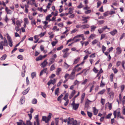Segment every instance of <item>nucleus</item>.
Instances as JSON below:
<instances>
[{
	"instance_id": "nucleus-10",
	"label": "nucleus",
	"mask_w": 125,
	"mask_h": 125,
	"mask_svg": "<svg viewBox=\"0 0 125 125\" xmlns=\"http://www.w3.org/2000/svg\"><path fill=\"white\" fill-rule=\"evenodd\" d=\"M73 118H71L70 117H69L68 119L67 124L68 125H71L73 123Z\"/></svg>"
},
{
	"instance_id": "nucleus-41",
	"label": "nucleus",
	"mask_w": 125,
	"mask_h": 125,
	"mask_svg": "<svg viewBox=\"0 0 125 125\" xmlns=\"http://www.w3.org/2000/svg\"><path fill=\"white\" fill-rule=\"evenodd\" d=\"M46 33L45 32H44L43 33H41V34L39 35L40 36V37H42L44 36Z\"/></svg>"
},
{
	"instance_id": "nucleus-14",
	"label": "nucleus",
	"mask_w": 125,
	"mask_h": 125,
	"mask_svg": "<svg viewBox=\"0 0 125 125\" xmlns=\"http://www.w3.org/2000/svg\"><path fill=\"white\" fill-rule=\"evenodd\" d=\"M5 9L6 11L8 14H11L12 12L8 8L6 7L5 8Z\"/></svg>"
},
{
	"instance_id": "nucleus-42",
	"label": "nucleus",
	"mask_w": 125,
	"mask_h": 125,
	"mask_svg": "<svg viewBox=\"0 0 125 125\" xmlns=\"http://www.w3.org/2000/svg\"><path fill=\"white\" fill-rule=\"evenodd\" d=\"M75 39L74 38V37L73 38V39H70L68 40L67 41V43H66V44H67L69 42H70L72 41H73L74 39Z\"/></svg>"
},
{
	"instance_id": "nucleus-47",
	"label": "nucleus",
	"mask_w": 125,
	"mask_h": 125,
	"mask_svg": "<svg viewBox=\"0 0 125 125\" xmlns=\"http://www.w3.org/2000/svg\"><path fill=\"white\" fill-rule=\"evenodd\" d=\"M104 21L103 20H101L98 21V23L99 25H101L103 24L104 22Z\"/></svg>"
},
{
	"instance_id": "nucleus-2",
	"label": "nucleus",
	"mask_w": 125,
	"mask_h": 125,
	"mask_svg": "<svg viewBox=\"0 0 125 125\" xmlns=\"http://www.w3.org/2000/svg\"><path fill=\"white\" fill-rule=\"evenodd\" d=\"M52 114L51 113H49V115L47 117L43 116L42 117V119L43 121H45L46 123L48 122V121L50 120L51 116Z\"/></svg>"
},
{
	"instance_id": "nucleus-49",
	"label": "nucleus",
	"mask_w": 125,
	"mask_h": 125,
	"mask_svg": "<svg viewBox=\"0 0 125 125\" xmlns=\"http://www.w3.org/2000/svg\"><path fill=\"white\" fill-rule=\"evenodd\" d=\"M106 36V34H102L101 35V37L100 40H102L103 38H104Z\"/></svg>"
},
{
	"instance_id": "nucleus-36",
	"label": "nucleus",
	"mask_w": 125,
	"mask_h": 125,
	"mask_svg": "<svg viewBox=\"0 0 125 125\" xmlns=\"http://www.w3.org/2000/svg\"><path fill=\"white\" fill-rule=\"evenodd\" d=\"M7 57V55L5 54L3 55L1 58V60H4Z\"/></svg>"
},
{
	"instance_id": "nucleus-22",
	"label": "nucleus",
	"mask_w": 125,
	"mask_h": 125,
	"mask_svg": "<svg viewBox=\"0 0 125 125\" xmlns=\"http://www.w3.org/2000/svg\"><path fill=\"white\" fill-rule=\"evenodd\" d=\"M80 59V58L79 57L77 58V59H75L73 62V64H75L77 63L79 61Z\"/></svg>"
},
{
	"instance_id": "nucleus-28",
	"label": "nucleus",
	"mask_w": 125,
	"mask_h": 125,
	"mask_svg": "<svg viewBox=\"0 0 125 125\" xmlns=\"http://www.w3.org/2000/svg\"><path fill=\"white\" fill-rule=\"evenodd\" d=\"M25 101V98L24 96H22L21 99V103L22 104Z\"/></svg>"
},
{
	"instance_id": "nucleus-38",
	"label": "nucleus",
	"mask_w": 125,
	"mask_h": 125,
	"mask_svg": "<svg viewBox=\"0 0 125 125\" xmlns=\"http://www.w3.org/2000/svg\"><path fill=\"white\" fill-rule=\"evenodd\" d=\"M20 27L19 26H15V29L16 31L18 32L20 30Z\"/></svg>"
},
{
	"instance_id": "nucleus-54",
	"label": "nucleus",
	"mask_w": 125,
	"mask_h": 125,
	"mask_svg": "<svg viewBox=\"0 0 125 125\" xmlns=\"http://www.w3.org/2000/svg\"><path fill=\"white\" fill-rule=\"evenodd\" d=\"M59 88H57L56 89L55 91V94L58 95V94L59 92Z\"/></svg>"
},
{
	"instance_id": "nucleus-21",
	"label": "nucleus",
	"mask_w": 125,
	"mask_h": 125,
	"mask_svg": "<svg viewBox=\"0 0 125 125\" xmlns=\"http://www.w3.org/2000/svg\"><path fill=\"white\" fill-rule=\"evenodd\" d=\"M73 125H80V122H77L76 120L73 121Z\"/></svg>"
},
{
	"instance_id": "nucleus-40",
	"label": "nucleus",
	"mask_w": 125,
	"mask_h": 125,
	"mask_svg": "<svg viewBox=\"0 0 125 125\" xmlns=\"http://www.w3.org/2000/svg\"><path fill=\"white\" fill-rule=\"evenodd\" d=\"M107 104H108V107L109 108V109L110 110H111L112 109V104L109 103H108Z\"/></svg>"
},
{
	"instance_id": "nucleus-34",
	"label": "nucleus",
	"mask_w": 125,
	"mask_h": 125,
	"mask_svg": "<svg viewBox=\"0 0 125 125\" xmlns=\"http://www.w3.org/2000/svg\"><path fill=\"white\" fill-rule=\"evenodd\" d=\"M37 102V100L35 99H33L32 101V103L34 104H36Z\"/></svg>"
},
{
	"instance_id": "nucleus-11",
	"label": "nucleus",
	"mask_w": 125,
	"mask_h": 125,
	"mask_svg": "<svg viewBox=\"0 0 125 125\" xmlns=\"http://www.w3.org/2000/svg\"><path fill=\"white\" fill-rule=\"evenodd\" d=\"M47 61V60L45 59L44 60L43 62L41 64V65H42L43 68L44 67L46 66L48 63Z\"/></svg>"
},
{
	"instance_id": "nucleus-6",
	"label": "nucleus",
	"mask_w": 125,
	"mask_h": 125,
	"mask_svg": "<svg viewBox=\"0 0 125 125\" xmlns=\"http://www.w3.org/2000/svg\"><path fill=\"white\" fill-rule=\"evenodd\" d=\"M35 118L36 121L34 122L33 125H36V123H37V125H40V120L38 118V115H36Z\"/></svg>"
},
{
	"instance_id": "nucleus-4",
	"label": "nucleus",
	"mask_w": 125,
	"mask_h": 125,
	"mask_svg": "<svg viewBox=\"0 0 125 125\" xmlns=\"http://www.w3.org/2000/svg\"><path fill=\"white\" fill-rule=\"evenodd\" d=\"M81 17L82 18V21H84L82 23L83 24L87 23L88 22L87 20L90 18V17L89 16H82Z\"/></svg>"
},
{
	"instance_id": "nucleus-9",
	"label": "nucleus",
	"mask_w": 125,
	"mask_h": 125,
	"mask_svg": "<svg viewBox=\"0 0 125 125\" xmlns=\"http://www.w3.org/2000/svg\"><path fill=\"white\" fill-rule=\"evenodd\" d=\"M92 102V101L89 100L88 99H87L86 101L85 104V107L86 108H88L89 106V104Z\"/></svg>"
},
{
	"instance_id": "nucleus-1",
	"label": "nucleus",
	"mask_w": 125,
	"mask_h": 125,
	"mask_svg": "<svg viewBox=\"0 0 125 125\" xmlns=\"http://www.w3.org/2000/svg\"><path fill=\"white\" fill-rule=\"evenodd\" d=\"M8 46L7 41L5 37L4 38V41H1L0 42V49L2 50L3 49V46Z\"/></svg>"
},
{
	"instance_id": "nucleus-17",
	"label": "nucleus",
	"mask_w": 125,
	"mask_h": 125,
	"mask_svg": "<svg viewBox=\"0 0 125 125\" xmlns=\"http://www.w3.org/2000/svg\"><path fill=\"white\" fill-rule=\"evenodd\" d=\"M109 97L111 99H112L114 97V93L112 92H110L109 94Z\"/></svg>"
},
{
	"instance_id": "nucleus-31",
	"label": "nucleus",
	"mask_w": 125,
	"mask_h": 125,
	"mask_svg": "<svg viewBox=\"0 0 125 125\" xmlns=\"http://www.w3.org/2000/svg\"><path fill=\"white\" fill-rule=\"evenodd\" d=\"M61 70V68H58V69L56 71V74L57 75H59L60 74V72Z\"/></svg>"
},
{
	"instance_id": "nucleus-62",
	"label": "nucleus",
	"mask_w": 125,
	"mask_h": 125,
	"mask_svg": "<svg viewBox=\"0 0 125 125\" xmlns=\"http://www.w3.org/2000/svg\"><path fill=\"white\" fill-rule=\"evenodd\" d=\"M102 3L100 1H98L97 3V7L98 8L101 4Z\"/></svg>"
},
{
	"instance_id": "nucleus-15",
	"label": "nucleus",
	"mask_w": 125,
	"mask_h": 125,
	"mask_svg": "<svg viewBox=\"0 0 125 125\" xmlns=\"http://www.w3.org/2000/svg\"><path fill=\"white\" fill-rule=\"evenodd\" d=\"M85 94V93H83L81 95V103H82L83 101Z\"/></svg>"
},
{
	"instance_id": "nucleus-55",
	"label": "nucleus",
	"mask_w": 125,
	"mask_h": 125,
	"mask_svg": "<svg viewBox=\"0 0 125 125\" xmlns=\"http://www.w3.org/2000/svg\"><path fill=\"white\" fill-rule=\"evenodd\" d=\"M87 114L88 116L90 117H91L92 115V113L88 111L87 112Z\"/></svg>"
},
{
	"instance_id": "nucleus-63",
	"label": "nucleus",
	"mask_w": 125,
	"mask_h": 125,
	"mask_svg": "<svg viewBox=\"0 0 125 125\" xmlns=\"http://www.w3.org/2000/svg\"><path fill=\"white\" fill-rule=\"evenodd\" d=\"M77 31V30L76 29H75L71 31V33L72 34L73 33H74L76 32Z\"/></svg>"
},
{
	"instance_id": "nucleus-7",
	"label": "nucleus",
	"mask_w": 125,
	"mask_h": 125,
	"mask_svg": "<svg viewBox=\"0 0 125 125\" xmlns=\"http://www.w3.org/2000/svg\"><path fill=\"white\" fill-rule=\"evenodd\" d=\"M7 38L8 39V40L9 42V46L12 47V40L10 36L8 35L7 36Z\"/></svg>"
},
{
	"instance_id": "nucleus-61",
	"label": "nucleus",
	"mask_w": 125,
	"mask_h": 125,
	"mask_svg": "<svg viewBox=\"0 0 125 125\" xmlns=\"http://www.w3.org/2000/svg\"><path fill=\"white\" fill-rule=\"evenodd\" d=\"M22 121L21 120L19 121L17 123V125H22Z\"/></svg>"
},
{
	"instance_id": "nucleus-48",
	"label": "nucleus",
	"mask_w": 125,
	"mask_h": 125,
	"mask_svg": "<svg viewBox=\"0 0 125 125\" xmlns=\"http://www.w3.org/2000/svg\"><path fill=\"white\" fill-rule=\"evenodd\" d=\"M95 36V35L94 34H92L89 37V38L93 39Z\"/></svg>"
},
{
	"instance_id": "nucleus-25",
	"label": "nucleus",
	"mask_w": 125,
	"mask_h": 125,
	"mask_svg": "<svg viewBox=\"0 0 125 125\" xmlns=\"http://www.w3.org/2000/svg\"><path fill=\"white\" fill-rule=\"evenodd\" d=\"M83 36V34L78 35L74 37L75 39L78 38H81Z\"/></svg>"
},
{
	"instance_id": "nucleus-39",
	"label": "nucleus",
	"mask_w": 125,
	"mask_h": 125,
	"mask_svg": "<svg viewBox=\"0 0 125 125\" xmlns=\"http://www.w3.org/2000/svg\"><path fill=\"white\" fill-rule=\"evenodd\" d=\"M98 42V40L96 39H95L92 42V44L94 45L96 44Z\"/></svg>"
},
{
	"instance_id": "nucleus-52",
	"label": "nucleus",
	"mask_w": 125,
	"mask_h": 125,
	"mask_svg": "<svg viewBox=\"0 0 125 125\" xmlns=\"http://www.w3.org/2000/svg\"><path fill=\"white\" fill-rule=\"evenodd\" d=\"M31 75L32 78L33 79L34 77L36 76V73L35 72L32 73H31Z\"/></svg>"
},
{
	"instance_id": "nucleus-8",
	"label": "nucleus",
	"mask_w": 125,
	"mask_h": 125,
	"mask_svg": "<svg viewBox=\"0 0 125 125\" xmlns=\"http://www.w3.org/2000/svg\"><path fill=\"white\" fill-rule=\"evenodd\" d=\"M25 68L26 66L25 64H24L22 67V72L21 74L22 76L24 77L25 75Z\"/></svg>"
},
{
	"instance_id": "nucleus-53",
	"label": "nucleus",
	"mask_w": 125,
	"mask_h": 125,
	"mask_svg": "<svg viewBox=\"0 0 125 125\" xmlns=\"http://www.w3.org/2000/svg\"><path fill=\"white\" fill-rule=\"evenodd\" d=\"M68 95L69 94L68 93H66L63 98V99L65 100H66L68 98Z\"/></svg>"
},
{
	"instance_id": "nucleus-43",
	"label": "nucleus",
	"mask_w": 125,
	"mask_h": 125,
	"mask_svg": "<svg viewBox=\"0 0 125 125\" xmlns=\"http://www.w3.org/2000/svg\"><path fill=\"white\" fill-rule=\"evenodd\" d=\"M58 42V41H57L55 42L53 41L52 42V46H54Z\"/></svg>"
},
{
	"instance_id": "nucleus-37",
	"label": "nucleus",
	"mask_w": 125,
	"mask_h": 125,
	"mask_svg": "<svg viewBox=\"0 0 125 125\" xmlns=\"http://www.w3.org/2000/svg\"><path fill=\"white\" fill-rule=\"evenodd\" d=\"M105 91V89H103L102 90L99 92L98 93V94H103Z\"/></svg>"
},
{
	"instance_id": "nucleus-58",
	"label": "nucleus",
	"mask_w": 125,
	"mask_h": 125,
	"mask_svg": "<svg viewBox=\"0 0 125 125\" xmlns=\"http://www.w3.org/2000/svg\"><path fill=\"white\" fill-rule=\"evenodd\" d=\"M63 81L62 80H60L59 82L57 84V86L58 87L61 84V83Z\"/></svg>"
},
{
	"instance_id": "nucleus-18",
	"label": "nucleus",
	"mask_w": 125,
	"mask_h": 125,
	"mask_svg": "<svg viewBox=\"0 0 125 125\" xmlns=\"http://www.w3.org/2000/svg\"><path fill=\"white\" fill-rule=\"evenodd\" d=\"M93 112L94 113V114L95 115H96L97 114L98 110L96 109L95 107H93Z\"/></svg>"
},
{
	"instance_id": "nucleus-12",
	"label": "nucleus",
	"mask_w": 125,
	"mask_h": 125,
	"mask_svg": "<svg viewBox=\"0 0 125 125\" xmlns=\"http://www.w3.org/2000/svg\"><path fill=\"white\" fill-rule=\"evenodd\" d=\"M90 27V26L88 24H83L81 25V29H84L88 28Z\"/></svg>"
},
{
	"instance_id": "nucleus-26",
	"label": "nucleus",
	"mask_w": 125,
	"mask_h": 125,
	"mask_svg": "<svg viewBox=\"0 0 125 125\" xmlns=\"http://www.w3.org/2000/svg\"><path fill=\"white\" fill-rule=\"evenodd\" d=\"M55 69V64H53L52 65L51 67H50V70L51 71H52L53 70H54Z\"/></svg>"
},
{
	"instance_id": "nucleus-57",
	"label": "nucleus",
	"mask_w": 125,
	"mask_h": 125,
	"mask_svg": "<svg viewBox=\"0 0 125 125\" xmlns=\"http://www.w3.org/2000/svg\"><path fill=\"white\" fill-rule=\"evenodd\" d=\"M17 58L18 59L21 60H22L23 59V56L21 55H18L17 57Z\"/></svg>"
},
{
	"instance_id": "nucleus-60",
	"label": "nucleus",
	"mask_w": 125,
	"mask_h": 125,
	"mask_svg": "<svg viewBox=\"0 0 125 125\" xmlns=\"http://www.w3.org/2000/svg\"><path fill=\"white\" fill-rule=\"evenodd\" d=\"M112 113H111L108 115L106 117V118L109 119L110 118V117L112 115Z\"/></svg>"
},
{
	"instance_id": "nucleus-30",
	"label": "nucleus",
	"mask_w": 125,
	"mask_h": 125,
	"mask_svg": "<svg viewBox=\"0 0 125 125\" xmlns=\"http://www.w3.org/2000/svg\"><path fill=\"white\" fill-rule=\"evenodd\" d=\"M26 125H32L33 123L30 120H27L26 122Z\"/></svg>"
},
{
	"instance_id": "nucleus-16",
	"label": "nucleus",
	"mask_w": 125,
	"mask_h": 125,
	"mask_svg": "<svg viewBox=\"0 0 125 125\" xmlns=\"http://www.w3.org/2000/svg\"><path fill=\"white\" fill-rule=\"evenodd\" d=\"M117 32V31L116 29H114L113 31L110 32V33L112 36L114 35Z\"/></svg>"
},
{
	"instance_id": "nucleus-46",
	"label": "nucleus",
	"mask_w": 125,
	"mask_h": 125,
	"mask_svg": "<svg viewBox=\"0 0 125 125\" xmlns=\"http://www.w3.org/2000/svg\"><path fill=\"white\" fill-rule=\"evenodd\" d=\"M88 81L87 79H86L84 80L81 83L82 84L84 85Z\"/></svg>"
},
{
	"instance_id": "nucleus-29",
	"label": "nucleus",
	"mask_w": 125,
	"mask_h": 125,
	"mask_svg": "<svg viewBox=\"0 0 125 125\" xmlns=\"http://www.w3.org/2000/svg\"><path fill=\"white\" fill-rule=\"evenodd\" d=\"M56 50V48H54L51 51L49 52L48 53V55H50V54H52L54 53Z\"/></svg>"
},
{
	"instance_id": "nucleus-27",
	"label": "nucleus",
	"mask_w": 125,
	"mask_h": 125,
	"mask_svg": "<svg viewBox=\"0 0 125 125\" xmlns=\"http://www.w3.org/2000/svg\"><path fill=\"white\" fill-rule=\"evenodd\" d=\"M91 28V31H94L95 30V29L96 28V26L94 25L91 26L90 27Z\"/></svg>"
},
{
	"instance_id": "nucleus-5",
	"label": "nucleus",
	"mask_w": 125,
	"mask_h": 125,
	"mask_svg": "<svg viewBox=\"0 0 125 125\" xmlns=\"http://www.w3.org/2000/svg\"><path fill=\"white\" fill-rule=\"evenodd\" d=\"M71 105L73 107V109L74 110H76L78 108L79 104V103L76 104L75 103L73 102L71 104Z\"/></svg>"
},
{
	"instance_id": "nucleus-13",
	"label": "nucleus",
	"mask_w": 125,
	"mask_h": 125,
	"mask_svg": "<svg viewBox=\"0 0 125 125\" xmlns=\"http://www.w3.org/2000/svg\"><path fill=\"white\" fill-rule=\"evenodd\" d=\"M116 53L118 54H120L122 50L121 48L119 47H117L116 49Z\"/></svg>"
},
{
	"instance_id": "nucleus-44",
	"label": "nucleus",
	"mask_w": 125,
	"mask_h": 125,
	"mask_svg": "<svg viewBox=\"0 0 125 125\" xmlns=\"http://www.w3.org/2000/svg\"><path fill=\"white\" fill-rule=\"evenodd\" d=\"M114 75L113 74H112L110 76V79L111 82H112L113 81Z\"/></svg>"
},
{
	"instance_id": "nucleus-33",
	"label": "nucleus",
	"mask_w": 125,
	"mask_h": 125,
	"mask_svg": "<svg viewBox=\"0 0 125 125\" xmlns=\"http://www.w3.org/2000/svg\"><path fill=\"white\" fill-rule=\"evenodd\" d=\"M52 16V15L51 14L48 15L46 17V20L48 21Z\"/></svg>"
},
{
	"instance_id": "nucleus-45",
	"label": "nucleus",
	"mask_w": 125,
	"mask_h": 125,
	"mask_svg": "<svg viewBox=\"0 0 125 125\" xmlns=\"http://www.w3.org/2000/svg\"><path fill=\"white\" fill-rule=\"evenodd\" d=\"M106 47H105L104 45L102 46V51L103 53H104V51L106 50Z\"/></svg>"
},
{
	"instance_id": "nucleus-59",
	"label": "nucleus",
	"mask_w": 125,
	"mask_h": 125,
	"mask_svg": "<svg viewBox=\"0 0 125 125\" xmlns=\"http://www.w3.org/2000/svg\"><path fill=\"white\" fill-rule=\"evenodd\" d=\"M125 88V86L124 85H122L121 87V91L122 92Z\"/></svg>"
},
{
	"instance_id": "nucleus-56",
	"label": "nucleus",
	"mask_w": 125,
	"mask_h": 125,
	"mask_svg": "<svg viewBox=\"0 0 125 125\" xmlns=\"http://www.w3.org/2000/svg\"><path fill=\"white\" fill-rule=\"evenodd\" d=\"M105 99L103 98L101 99V103L102 104L104 105L105 103Z\"/></svg>"
},
{
	"instance_id": "nucleus-24",
	"label": "nucleus",
	"mask_w": 125,
	"mask_h": 125,
	"mask_svg": "<svg viewBox=\"0 0 125 125\" xmlns=\"http://www.w3.org/2000/svg\"><path fill=\"white\" fill-rule=\"evenodd\" d=\"M74 10L73 8H70L69 9V14H72L73 13V10Z\"/></svg>"
},
{
	"instance_id": "nucleus-32",
	"label": "nucleus",
	"mask_w": 125,
	"mask_h": 125,
	"mask_svg": "<svg viewBox=\"0 0 125 125\" xmlns=\"http://www.w3.org/2000/svg\"><path fill=\"white\" fill-rule=\"evenodd\" d=\"M42 56H40L38 57H37L36 59V60L37 61H38L39 60H42Z\"/></svg>"
},
{
	"instance_id": "nucleus-20",
	"label": "nucleus",
	"mask_w": 125,
	"mask_h": 125,
	"mask_svg": "<svg viewBox=\"0 0 125 125\" xmlns=\"http://www.w3.org/2000/svg\"><path fill=\"white\" fill-rule=\"evenodd\" d=\"M30 89V87H28L23 92V94L25 95L27 94L29 91V90Z\"/></svg>"
},
{
	"instance_id": "nucleus-19",
	"label": "nucleus",
	"mask_w": 125,
	"mask_h": 125,
	"mask_svg": "<svg viewBox=\"0 0 125 125\" xmlns=\"http://www.w3.org/2000/svg\"><path fill=\"white\" fill-rule=\"evenodd\" d=\"M49 64L50 65L53 63L54 62L55 59L54 58H51L49 60Z\"/></svg>"
},
{
	"instance_id": "nucleus-3",
	"label": "nucleus",
	"mask_w": 125,
	"mask_h": 125,
	"mask_svg": "<svg viewBox=\"0 0 125 125\" xmlns=\"http://www.w3.org/2000/svg\"><path fill=\"white\" fill-rule=\"evenodd\" d=\"M120 109L119 108L117 110H116L114 111L113 114L114 116V118H116V114H117V118L118 119V118L121 116L120 112Z\"/></svg>"
},
{
	"instance_id": "nucleus-50",
	"label": "nucleus",
	"mask_w": 125,
	"mask_h": 125,
	"mask_svg": "<svg viewBox=\"0 0 125 125\" xmlns=\"http://www.w3.org/2000/svg\"><path fill=\"white\" fill-rule=\"evenodd\" d=\"M98 31L100 34L101 33H103V31H104L103 30V29L102 28L101 29H98Z\"/></svg>"
},
{
	"instance_id": "nucleus-35",
	"label": "nucleus",
	"mask_w": 125,
	"mask_h": 125,
	"mask_svg": "<svg viewBox=\"0 0 125 125\" xmlns=\"http://www.w3.org/2000/svg\"><path fill=\"white\" fill-rule=\"evenodd\" d=\"M24 23H26L27 24H28L29 23V21L28 19L27 18H24Z\"/></svg>"
},
{
	"instance_id": "nucleus-64",
	"label": "nucleus",
	"mask_w": 125,
	"mask_h": 125,
	"mask_svg": "<svg viewBox=\"0 0 125 125\" xmlns=\"http://www.w3.org/2000/svg\"><path fill=\"white\" fill-rule=\"evenodd\" d=\"M125 36V33H123L121 35V36L120 38V40L122 39Z\"/></svg>"
},
{
	"instance_id": "nucleus-23",
	"label": "nucleus",
	"mask_w": 125,
	"mask_h": 125,
	"mask_svg": "<svg viewBox=\"0 0 125 125\" xmlns=\"http://www.w3.org/2000/svg\"><path fill=\"white\" fill-rule=\"evenodd\" d=\"M22 22H21L17 20L16 21V26H19L20 27L21 26V24L22 23Z\"/></svg>"
},
{
	"instance_id": "nucleus-51",
	"label": "nucleus",
	"mask_w": 125,
	"mask_h": 125,
	"mask_svg": "<svg viewBox=\"0 0 125 125\" xmlns=\"http://www.w3.org/2000/svg\"><path fill=\"white\" fill-rule=\"evenodd\" d=\"M75 77V75L73 74H71L70 77V79H72L73 80L74 79Z\"/></svg>"
}]
</instances>
